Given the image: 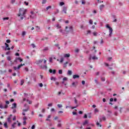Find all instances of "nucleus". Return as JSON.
I'll list each match as a JSON object with an SVG mask.
<instances>
[{
  "instance_id": "nucleus-23",
  "label": "nucleus",
  "mask_w": 129,
  "mask_h": 129,
  "mask_svg": "<svg viewBox=\"0 0 129 129\" xmlns=\"http://www.w3.org/2000/svg\"><path fill=\"white\" fill-rule=\"evenodd\" d=\"M48 50H49V48L45 47V48L43 49V52H46V51H48Z\"/></svg>"
},
{
  "instance_id": "nucleus-61",
  "label": "nucleus",
  "mask_w": 129,
  "mask_h": 129,
  "mask_svg": "<svg viewBox=\"0 0 129 129\" xmlns=\"http://www.w3.org/2000/svg\"><path fill=\"white\" fill-rule=\"evenodd\" d=\"M10 51H8L7 52H6V55H10Z\"/></svg>"
},
{
  "instance_id": "nucleus-41",
  "label": "nucleus",
  "mask_w": 129,
  "mask_h": 129,
  "mask_svg": "<svg viewBox=\"0 0 129 129\" xmlns=\"http://www.w3.org/2000/svg\"><path fill=\"white\" fill-rule=\"evenodd\" d=\"M36 28H37V32H39V31H40V27L39 26H36Z\"/></svg>"
},
{
  "instance_id": "nucleus-13",
  "label": "nucleus",
  "mask_w": 129,
  "mask_h": 129,
  "mask_svg": "<svg viewBox=\"0 0 129 129\" xmlns=\"http://www.w3.org/2000/svg\"><path fill=\"white\" fill-rule=\"evenodd\" d=\"M77 83H78V82H73L72 83V86H73V87H76V86H77Z\"/></svg>"
},
{
  "instance_id": "nucleus-21",
  "label": "nucleus",
  "mask_w": 129,
  "mask_h": 129,
  "mask_svg": "<svg viewBox=\"0 0 129 129\" xmlns=\"http://www.w3.org/2000/svg\"><path fill=\"white\" fill-rule=\"evenodd\" d=\"M68 75H72V71H68Z\"/></svg>"
},
{
  "instance_id": "nucleus-8",
  "label": "nucleus",
  "mask_w": 129,
  "mask_h": 129,
  "mask_svg": "<svg viewBox=\"0 0 129 129\" xmlns=\"http://www.w3.org/2000/svg\"><path fill=\"white\" fill-rule=\"evenodd\" d=\"M18 60H19L20 62H22V61H23V59H21V57H16L15 62H17Z\"/></svg>"
},
{
  "instance_id": "nucleus-48",
  "label": "nucleus",
  "mask_w": 129,
  "mask_h": 129,
  "mask_svg": "<svg viewBox=\"0 0 129 129\" xmlns=\"http://www.w3.org/2000/svg\"><path fill=\"white\" fill-rule=\"evenodd\" d=\"M27 117H26V116L23 117V120L26 121V120H27Z\"/></svg>"
},
{
  "instance_id": "nucleus-33",
  "label": "nucleus",
  "mask_w": 129,
  "mask_h": 129,
  "mask_svg": "<svg viewBox=\"0 0 129 129\" xmlns=\"http://www.w3.org/2000/svg\"><path fill=\"white\" fill-rule=\"evenodd\" d=\"M63 61H64V58L63 57H61L60 58V63H62Z\"/></svg>"
},
{
  "instance_id": "nucleus-47",
  "label": "nucleus",
  "mask_w": 129,
  "mask_h": 129,
  "mask_svg": "<svg viewBox=\"0 0 129 129\" xmlns=\"http://www.w3.org/2000/svg\"><path fill=\"white\" fill-rule=\"evenodd\" d=\"M53 105V104L52 103H49L48 104V106L49 107H50L51 106H52Z\"/></svg>"
},
{
  "instance_id": "nucleus-39",
  "label": "nucleus",
  "mask_w": 129,
  "mask_h": 129,
  "mask_svg": "<svg viewBox=\"0 0 129 129\" xmlns=\"http://www.w3.org/2000/svg\"><path fill=\"white\" fill-rule=\"evenodd\" d=\"M46 3H47V1H46V0H43V1H42V4H46Z\"/></svg>"
},
{
  "instance_id": "nucleus-18",
  "label": "nucleus",
  "mask_w": 129,
  "mask_h": 129,
  "mask_svg": "<svg viewBox=\"0 0 129 129\" xmlns=\"http://www.w3.org/2000/svg\"><path fill=\"white\" fill-rule=\"evenodd\" d=\"M86 35H90L91 34V30H88L87 31V33H85Z\"/></svg>"
},
{
  "instance_id": "nucleus-4",
  "label": "nucleus",
  "mask_w": 129,
  "mask_h": 129,
  "mask_svg": "<svg viewBox=\"0 0 129 129\" xmlns=\"http://www.w3.org/2000/svg\"><path fill=\"white\" fill-rule=\"evenodd\" d=\"M30 109V107L29 106H27V108L26 109H23L22 111L23 112H22L23 115H26V113L25 112H27V111H28V110Z\"/></svg>"
},
{
  "instance_id": "nucleus-1",
  "label": "nucleus",
  "mask_w": 129,
  "mask_h": 129,
  "mask_svg": "<svg viewBox=\"0 0 129 129\" xmlns=\"http://www.w3.org/2000/svg\"><path fill=\"white\" fill-rule=\"evenodd\" d=\"M27 10L24 8H20L19 10V14H18V17H21V16H24L26 14Z\"/></svg>"
},
{
  "instance_id": "nucleus-20",
  "label": "nucleus",
  "mask_w": 129,
  "mask_h": 129,
  "mask_svg": "<svg viewBox=\"0 0 129 129\" xmlns=\"http://www.w3.org/2000/svg\"><path fill=\"white\" fill-rule=\"evenodd\" d=\"M92 59L93 60H98V57H96V56H94L92 57Z\"/></svg>"
},
{
  "instance_id": "nucleus-29",
  "label": "nucleus",
  "mask_w": 129,
  "mask_h": 129,
  "mask_svg": "<svg viewBox=\"0 0 129 129\" xmlns=\"http://www.w3.org/2000/svg\"><path fill=\"white\" fill-rule=\"evenodd\" d=\"M64 5H65V3H64V2H60V3H59V5H60V6H64Z\"/></svg>"
},
{
  "instance_id": "nucleus-63",
  "label": "nucleus",
  "mask_w": 129,
  "mask_h": 129,
  "mask_svg": "<svg viewBox=\"0 0 129 129\" xmlns=\"http://www.w3.org/2000/svg\"><path fill=\"white\" fill-rule=\"evenodd\" d=\"M16 116H14L13 118V120H16Z\"/></svg>"
},
{
  "instance_id": "nucleus-46",
  "label": "nucleus",
  "mask_w": 129,
  "mask_h": 129,
  "mask_svg": "<svg viewBox=\"0 0 129 129\" xmlns=\"http://www.w3.org/2000/svg\"><path fill=\"white\" fill-rule=\"evenodd\" d=\"M82 5H85V4H86V2H85V1L83 0V1L82 2Z\"/></svg>"
},
{
  "instance_id": "nucleus-7",
  "label": "nucleus",
  "mask_w": 129,
  "mask_h": 129,
  "mask_svg": "<svg viewBox=\"0 0 129 129\" xmlns=\"http://www.w3.org/2000/svg\"><path fill=\"white\" fill-rule=\"evenodd\" d=\"M31 15H30V18L31 19H35V15L34 14L33 12H31Z\"/></svg>"
},
{
  "instance_id": "nucleus-40",
  "label": "nucleus",
  "mask_w": 129,
  "mask_h": 129,
  "mask_svg": "<svg viewBox=\"0 0 129 129\" xmlns=\"http://www.w3.org/2000/svg\"><path fill=\"white\" fill-rule=\"evenodd\" d=\"M51 80H53L54 81H56V78H55L54 77H51Z\"/></svg>"
},
{
  "instance_id": "nucleus-27",
  "label": "nucleus",
  "mask_w": 129,
  "mask_h": 129,
  "mask_svg": "<svg viewBox=\"0 0 129 129\" xmlns=\"http://www.w3.org/2000/svg\"><path fill=\"white\" fill-rule=\"evenodd\" d=\"M16 124H17L16 122H14L13 124H12V127H13V128H15L16 127Z\"/></svg>"
},
{
  "instance_id": "nucleus-55",
  "label": "nucleus",
  "mask_w": 129,
  "mask_h": 129,
  "mask_svg": "<svg viewBox=\"0 0 129 129\" xmlns=\"http://www.w3.org/2000/svg\"><path fill=\"white\" fill-rule=\"evenodd\" d=\"M75 103L76 104H77V100L76 99V98H75Z\"/></svg>"
},
{
  "instance_id": "nucleus-35",
  "label": "nucleus",
  "mask_w": 129,
  "mask_h": 129,
  "mask_svg": "<svg viewBox=\"0 0 129 129\" xmlns=\"http://www.w3.org/2000/svg\"><path fill=\"white\" fill-rule=\"evenodd\" d=\"M31 46L32 48H36V45H35L34 43L31 44Z\"/></svg>"
},
{
  "instance_id": "nucleus-30",
  "label": "nucleus",
  "mask_w": 129,
  "mask_h": 129,
  "mask_svg": "<svg viewBox=\"0 0 129 129\" xmlns=\"http://www.w3.org/2000/svg\"><path fill=\"white\" fill-rule=\"evenodd\" d=\"M4 126L6 128H8V123H7V122L4 123Z\"/></svg>"
},
{
  "instance_id": "nucleus-49",
  "label": "nucleus",
  "mask_w": 129,
  "mask_h": 129,
  "mask_svg": "<svg viewBox=\"0 0 129 129\" xmlns=\"http://www.w3.org/2000/svg\"><path fill=\"white\" fill-rule=\"evenodd\" d=\"M102 81H105V78H101Z\"/></svg>"
},
{
  "instance_id": "nucleus-58",
  "label": "nucleus",
  "mask_w": 129,
  "mask_h": 129,
  "mask_svg": "<svg viewBox=\"0 0 129 129\" xmlns=\"http://www.w3.org/2000/svg\"><path fill=\"white\" fill-rule=\"evenodd\" d=\"M25 70L27 72H28L29 71V69H28V68H25Z\"/></svg>"
},
{
  "instance_id": "nucleus-60",
  "label": "nucleus",
  "mask_w": 129,
  "mask_h": 129,
  "mask_svg": "<svg viewBox=\"0 0 129 129\" xmlns=\"http://www.w3.org/2000/svg\"><path fill=\"white\" fill-rule=\"evenodd\" d=\"M35 125H33L31 127V129H35Z\"/></svg>"
},
{
  "instance_id": "nucleus-16",
  "label": "nucleus",
  "mask_w": 129,
  "mask_h": 129,
  "mask_svg": "<svg viewBox=\"0 0 129 129\" xmlns=\"http://www.w3.org/2000/svg\"><path fill=\"white\" fill-rule=\"evenodd\" d=\"M16 107H17V103H14L12 104V108L14 109V108H16Z\"/></svg>"
},
{
  "instance_id": "nucleus-51",
  "label": "nucleus",
  "mask_w": 129,
  "mask_h": 129,
  "mask_svg": "<svg viewBox=\"0 0 129 129\" xmlns=\"http://www.w3.org/2000/svg\"><path fill=\"white\" fill-rule=\"evenodd\" d=\"M24 4L26 5V6H29V3L27 2H24Z\"/></svg>"
},
{
  "instance_id": "nucleus-2",
  "label": "nucleus",
  "mask_w": 129,
  "mask_h": 129,
  "mask_svg": "<svg viewBox=\"0 0 129 129\" xmlns=\"http://www.w3.org/2000/svg\"><path fill=\"white\" fill-rule=\"evenodd\" d=\"M106 28H107V29H109V37H111V35H112V32L113 31V30H112V28L110 27V26H109V25L107 24L106 25Z\"/></svg>"
},
{
  "instance_id": "nucleus-62",
  "label": "nucleus",
  "mask_w": 129,
  "mask_h": 129,
  "mask_svg": "<svg viewBox=\"0 0 129 129\" xmlns=\"http://www.w3.org/2000/svg\"><path fill=\"white\" fill-rule=\"evenodd\" d=\"M39 86H40V87H42L43 86V84L42 83H40L39 84Z\"/></svg>"
},
{
  "instance_id": "nucleus-31",
  "label": "nucleus",
  "mask_w": 129,
  "mask_h": 129,
  "mask_svg": "<svg viewBox=\"0 0 129 129\" xmlns=\"http://www.w3.org/2000/svg\"><path fill=\"white\" fill-rule=\"evenodd\" d=\"M57 106L59 108H61V107H63L62 104H57Z\"/></svg>"
},
{
  "instance_id": "nucleus-32",
  "label": "nucleus",
  "mask_w": 129,
  "mask_h": 129,
  "mask_svg": "<svg viewBox=\"0 0 129 129\" xmlns=\"http://www.w3.org/2000/svg\"><path fill=\"white\" fill-rule=\"evenodd\" d=\"M93 35L94 36H97V32H94L93 33Z\"/></svg>"
},
{
  "instance_id": "nucleus-11",
  "label": "nucleus",
  "mask_w": 129,
  "mask_h": 129,
  "mask_svg": "<svg viewBox=\"0 0 129 129\" xmlns=\"http://www.w3.org/2000/svg\"><path fill=\"white\" fill-rule=\"evenodd\" d=\"M43 59H40L39 60H37L36 61V64H41V63H42V62H43Z\"/></svg>"
},
{
  "instance_id": "nucleus-24",
  "label": "nucleus",
  "mask_w": 129,
  "mask_h": 129,
  "mask_svg": "<svg viewBox=\"0 0 129 129\" xmlns=\"http://www.w3.org/2000/svg\"><path fill=\"white\" fill-rule=\"evenodd\" d=\"M56 27L57 29H61V26H60V24H57Z\"/></svg>"
},
{
  "instance_id": "nucleus-64",
  "label": "nucleus",
  "mask_w": 129,
  "mask_h": 129,
  "mask_svg": "<svg viewBox=\"0 0 129 129\" xmlns=\"http://www.w3.org/2000/svg\"><path fill=\"white\" fill-rule=\"evenodd\" d=\"M102 119H103V120H105L106 118H105V117H102Z\"/></svg>"
},
{
  "instance_id": "nucleus-50",
  "label": "nucleus",
  "mask_w": 129,
  "mask_h": 129,
  "mask_svg": "<svg viewBox=\"0 0 129 129\" xmlns=\"http://www.w3.org/2000/svg\"><path fill=\"white\" fill-rule=\"evenodd\" d=\"M9 17H6V18H3V20L4 21H6V20H9Z\"/></svg>"
},
{
  "instance_id": "nucleus-14",
  "label": "nucleus",
  "mask_w": 129,
  "mask_h": 129,
  "mask_svg": "<svg viewBox=\"0 0 129 129\" xmlns=\"http://www.w3.org/2000/svg\"><path fill=\"white\" fill-rule=\"evenodd\" d=\"M78 106V105H77L76 106L71 107V106H67L66 108H68V107H69L70 108H72V109H74V108H76V107H77Z\"/></svg>"
},
{
  "instance_id": "nucleus-22",
  "label": "nucleus",
  "mask_w": 129,
  "mask_h": 129,
  "mask_svg": "<svg viewBox=\"0 0 129 129\" xmlns=\"http://www.w3.org/2000/svg\"><path fill=\"white\" fill-rule=\"evenodd\" d=\"M24 82H25V81L24 80H21L20 85L22 86L23 85V84H24Z\"/></svg>"
},
{
  "instance_id": "nucleus-42",
  "label": "nucleus",
  "mask_w": 129,
  "mask_h": 129,
  "mask_svg": "<svg viewBox=\"0 0 129 129\" xmlns=\"http://www.w3.org/2000/svg\"><path fill=\"white\" fill-rule=\"evenodd\" d=\"M67 77H64L63 78L62 80L63 81H67Z\"/></svg>"
},
{
  "instance_id": "nucleus-57",
  "label": "nucleus",
  "mask_w": 129,
  "mask_h": 129,
  "mask_svg": "<svg viewBox=\"0 0 129 129\" xmlns=\"http://www.w3.org/2000/svg\"><path fill=\"white\" fill-rule=\"evenodd\" d=\"M82 84H83V85H84V84H85V81H82Z\"/></svg>"
},
{
  "instance_id": "nucleus-45",
  "label": "nucleus",
  "mask_w": 129,
  "mask_h": 129,
  "mask_svg": "<svg viewBox=\"0 0 129 129\" xmlns=\"http://www.w3.org/2000/svg\"><path fill=\"white\" fill-rule=\"evenodd\" d=\"M6 42H7V43H8V44H9V43H11V40L10 39H7L6 40Z\"/></svg>"
},
{
  "instance_id": "nucleus-37",
  "label": "nucleus",
  "mask_w": 129,
  "mask_h": 129,
  "mask_svg": "<svg viewBox=\"0 0 129 129\" xmlns=\"http://www.w3.org/2000/svg\"><path fill=\"white\" fill-rule=\"evenodd\" d=\"M7 60H8V61H11V60H12L11 56H8Z\"/></svg>"
},
{
  "instance_id": "nucleus-44",
  "label": "nucleus",
  "mask_w": 129,
  "mask_h": 129,
  "mask_svg": "<svg viewBox=\"0 0 129 129\" xmlns=\"http://www.w3.org/2000/svg\"><path fill=\"white\" fill-rule=\"evenodd\" d=\"M67 64H68V61H67L66 62H65V63H64V67H67Z\"/></svg>"
},
{
  "instance_id": "nucleus-15",
  "label": "nucleus",
  "mask_w": 129,
  "mask_h": 129,
  "mask_svg": "<svg viewBox=\"0 0 129 129\" xmlns=\"http://www.w3.org/2000/svg\"><path fill=\"white\" fill-rule=\"evenodd\" d=\"M104 5H101L100 6V11H102V10H103V9H104Z\"/></svg>"
},
{
  "instance_id": "nucleus-3",
  "label": "nucleus",
  "mask_w": 129,
  "mask_h": 129,
  "mask_svg": "<svg viewBox=\"0 0 129 129\" xmlns=\"http://www.w3.org/2000/svg\"><path fill=\"white\" fill-rule=\"evenodd\" d=\"M67 29H68V26L66 27V31L67 32V33H69V32H71V33H73V27L70 26L69 27L70 30H67Z\"/></svg>"
},
{
  "instance_id": "nucleus-10",
  "label": "nucleus",
  "mask_w": 129,
  "mask_h": 129,
  "mask_svg": "<svg viewBox=\"0 0 129 129\" xmlns=\"http://www.w3.org/2000/svg\"><path fill=\"white\" fill-rule=\"evenodd\" d=\"M49 72H50V73H53V74H56V70H52L51 69H50Z\"/></svg>"
},
{
  "instance_id": "nucleus-28",
  "label": "nucleus",
  "mask_w": 129,
  "mask_h": 129,
  "mask_svg": "<svg viewBox=\"0 0 129 129\" xmlns=\"http://www.w3.org/2000/svg\"><path fill=\"white\" fill-rule=\"evenodd\" d=\"M99 111V110H98V109H97V108H95V109H94V112H95V113H96V112H98Z\"/></svg>"
},
{
  "instance_id": "nucleus-54",
  "label": "nucleus",
  "mask_w": 129,
  "mask_h": 129,
  "mask_svg": "<svg viewBox=\"0 0 129 129\" xmlns=\"http://www.w3.org/2000/svg\"><path fill=\"white\" fill-rule=\"evenodd\" d=\"M75 52H76V53H78L79 52V49H76L75 50Z\"/></svg>"
},
{
  "instance_id": "nucleus-34",
  "label": "nucleus",
  "mask_w": 129,
  "mask_h": 129,
  "mask_svg": "<svg viewBox=\"0 0 129 129\" xmlns=\"http://www.w3.org/2000/svg\"><path fill=\"white\" fill-rule=\"evenodd\" d=\"M51 8H52V6H49L46 8V11H48V10H49V9H51Z\"/></svg>"
},
{
  "instance_id": "nucleus-26",
  "label": "nucleus",
  "mask_w": 129,
  "mask_h": 129,
  "mask_svg": "<svg viewBox=\"0 0 129 129\" xmlns=\"http://www.w3.org/2000/svg\"><path fill=\"white\" fill-rule=\"evenodd\" d=\"M96 125H97V126H99L100 127H101V124H100V123H99V122H97Z\"/></svg>"
},
{
  "instance_id": "nucleus-6",
  "label": "nucleus",
  "mask_w": 129,
  "mask_h": 129,
  "mask_svg": "<svg viewBox=\"0 0 129 129\" xmlns=\"http://www.w3.org/2000/svg\"><path fill=\"white\" fill-rule=\"evenodd\" d=\"M68 8L66 6H63V9H62V12L64 13V14H67V9Z\"/></svg>"
},
{
  "instance_id": "nucleus-36",
  "label": "nucleus",
  "mask_w": 129,
  "mask_h": 129,
  "mask_svg": "<svg viewBox=\"0 0 129 129\" xmlns=\"http://www.w3.org/2000/svg\"><path fill=\"white\" fill-rule=\"evenodd\" d=\"M89 23L91 24V25H92L93 24V21H92V20H90L89 21Z\"/></svg>"
},
{
  "instance_id": "nucleus-52",
  "label": "nucleus",
  "mask_w": 129,
  "mask_h": 129,
  "mask_svg": "<svg viewBox=\"0 0 129 129\" xmlns=\"http://www.w3.org/2000/svg\"><path fill=\"white\" fill-rule=\"evenodd\" d=\"M52 60H53V58H52V57L49 58V62H53Z\"/></svg>"
},
{
  "instance_id": "nucleus-53",
  "label": "nucleus",
  "mask_w": 129,
  "mask_h": 129,
  "mask_svg": "<svg viewBox=\"0 0 129 129\" xmlns=\"http://www.w3.org/2000/svg\"><path fill=\"white\" fill-rule=\"evenodd\" d=\"M25 35H26V32H25V31H23V32H22V36H25Z\"/></svg>"
},
{
  "instance_id": "nucleus-56",
  "label": "nucleus",
  "mask_w": 129,
  "mask_h": 129,
  "mask_svg": "<svg viewBox=\"0 0 129 129\" xmlns=\"http://www.w3.org/2000/svg\"><path fill=\"white\" fill-rule=\"evenodd\" d=\"M84 118H87V114H85V115L84 116Z\"/></svg>"
},
{
  "instance_id": "nucleus-38",
  "label": "nucleus",
  "mask_w": 129,
  "mask_h": 129,
  "mask_svg": "<svg viewBox=\"0 0 129 129\" xmlns=\"http://www.w3.org/2000/svg\"><path fill=\"white\" fill-rule=\"evenodd\" d=\"M58 73H59V74H62V70H59L58 71Z\"/></svg>"
},
{
  "instance_id": "nucleus-43",
  "label": "nucleus",
  "mask_w": 129,
  "mask_h": 129,
  "mask_svg": "<svg viewBox=\"0 0 129 129\" xmlns=\"http://www.w3.org/2000/svg\"><path fill=\"white\" fill-rule=\"evenodd\" d=\"M27 102H28L29 104H32V101H29V100H27Z\"/></svg>"
},
{
  "instance_id": "nucleus-19",
  "label": "nucleus",
  "mask_w": 129,
  "mask_h": 129,
  "mask_svg": "<svg viewBox=\"0 0 129 129\" xmlns=\"http://www.w3.org/2000/svg\"><path fill=\"white\" fill-rule=\"evenodd\" d=\"M87 123H88V120H85V121L83 123V125H85L86 124H87Z\"/></svg>"
},
{
  "instance_id": "nucleus-5",
  "label": "nucleus",
  "mask_w": 129,
  "mask_h": 129,
  "mask_svg": "<svg viewBox=\"0 0 129 129\" xmlns=\"http://www.w3.org/2000/svg\"><path fill=\"white\" fill-rule=\"evenodd\" d=\"M22 66H25V63L20 64L19 66H18V68H17V67H14V70H17V69H20V68H21V67H22Z\"/></svg>"
},
{
  "instance_id": "nucleus-12",
  "label": "nucleus",
  "mask_w": 129,
  "mask_h": 129,
  "mask_svg": "<svg viewBox=\"0 0 129 129\" xmlns=\"http://www.w3.org/2000/svg\"><path fill=\"white\" fill-rule=\"evenodd\" d=\"M80 76L78 75H74L73 76V78L74 79H76V78H79Z\"/></svg>"
},
{
  "instance_id": "nucleus-59",
  "label": "nucleus",
  "mask_w": 129,
  "mask_h": 129,
  "mask_svg": "<svg viewBox=\"0 0 129 129\" xmlns=\"http://www.w3.org/2000/svg\"><path fill=\"white\" fill-rule=\"evenodd\" d=\"M45 109H42L41 112H42V113H44V112H45Z\"/></svg>"
},
{
  "instance_id": "nucleus-9",
  "label": "nucleus",
  "mask_w": 129,
  "mask_h": 129,
  "mask_svg": "<svg viewBox=\"0 0 129 129\" xmlns=\"http://www.w3.org/2000/svg\"><path fill=\"white\" fill-rule=\"evenodd\" d=\"M12 116H13V115L11 114L10 115V117L8 118L7 119H8V122H10V123L12 122V119H11V117H12Z\"/></svg>"
},
{
  "instance_id": "nucleus-17",
  "label": "nucleus",
  "mask_w": 129,
  "mask_h": 129,
  "mask_svg": "<svg viewBox=\"0 0 129 129\" xmlns=\"http://www.w3.org/2000/svg\"><path fill=\"white\" fill-rule=\"evenodd\" d=\"M64 57L65 58H69V57H70V54L68 53V54H64Z\"/></svg>"
},
{
  "instance_id": "nucleus-25",
  "label": "nucleus",
  "mask_w": 129,
  "mask_h": 129,
  "mask_svg": "<svg viewBox=\"0 0 129 129\" xmlns=\"http://www.w3.org/2000/svg\"><path fill=\"white\" fill-rule=\"evenodd\" d=\"M41 68L42 69H47V66L45 65V66H41Z\"/></svg>"
}]
</instances>
